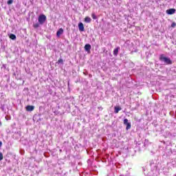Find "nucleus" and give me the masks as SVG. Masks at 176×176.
Here are the masks:
<instances>
[{
	"label": "nucleus",
	"mask_w": 176,
	"mask_h": 176,
	"mask_svg": "<svg viewBox=\"0 0 176 176\" xmlns=\"http://www.w3.org/2000/svg\"><path fill=\"white\" fill-rule=\"evenodd\" d=\"M47 19V18L46 17V15L41 14L38 17V23H33V28H34L35 30L39 28L41 25H43V24L46 23Z\"/></svg>",
	"instance_id": "1"
},
{
	"label": "nucleus",
	"mask_w": 176,
	"mask_h": 176,
	"mask_svg": "<svg viewBox=\"0 0 176 176\" xmlns=\"http://www.w3.org/2000/svg\"><path fill=\"white\" fill-rule=\"evenodd\" d=\"M160 61L164 63V65H173V60L169 57L166 56L164 54L160 55Z\"/></svg>",
	"instance_id": "2"
},
{
	"label": "nucleus",
	"mask_w": 176,
	"mask_h": 176,
	"mask_svg": "<svg viewBox=\"0 0 176 176\" xmlns=\"http://www.w3.org/2000/svg\"><path fill=\"white\" fill-rule=\"evenodd\" d=\"M150 166L151 171H156L157 170V163H156L155 160H151L150 162Z\"/></svg>",
	"instance_id": "3"
},
{
	"label": "nucleus",
	"mask_w": 176,
	"mask_h": 176,
	"mask_svg": "<svg viewBox=\"0 0 176 176\" xmlns=\"http://www.w3.org/2000/svg\"><path fill=\"white\" fill-rule=\"evenodd\" d=\"M124 124L126 126V130H130L131 129V122H129V120L127 118L124 119Z\"/></svg>",
	"instance_id": "4"
},
{
	"label": "nucleus",
	"mask_w": 176,
	"mask_h": 176,
	"mask_svg": "<svg viewBox=\"0 0 176 176\" xmlns=\"http://www.w3.org/2000/svg\"><path fill=\"white\" fill-rule=\"evenodd\" d=\"M84 49L85 50V52H87V53H88V54H90V53H91V45L87 43L85 44Z\"/></svg>",
	"instance_id": "5"
},
{
	"label": "nucleus",
	"mask_w": 176,
	"mask_h": 176,
	"mask_svg": "<svg viewBox=\"0 0 176 176\" xmlns=\"http://www.w3.org/2000/svg\"><path fill=\"white\" fill-rule=\"evenodd\" d=\"M25 109L28 112H32L35 109V106L33 105H28L25 107Z\"/></svg>",
	"instance_id": "6"
},
{
	"label": "nucleus",
	"mask_w": 176,
	"mask_h": 176,
	"mask_svg": "<svg viewBox=\"0 0 176 176\" xmlns=\"http://www.w3.org/2000/svg\"><path fill=\"white\" fill-rule=\"evenodd\" d=\"M175 12H176V10L175 8H170L166 11V14L171 15V14H174V13H175Z\"/></svg>",
	"instance_id": "7"
},
{
	"label": "nucleus",
	"mask_w": 176,
	"mask_h": 176,
	"mask_svg": "<svg viewBox=\"0 0 176 176\" xmlns=\"http://www.w3.org/2000/svg\"><path fill=\"white\" fill-rule=\"evenodd\" d=\"M64 34V29L60 28L57 32H56V36L57 38H60L61 35Z\"/></svg>",
	"instance_id": "8"
},
{
	"label": "nucleus",
	"mask_w": 176,
	"mask_h": 176,
	"mask_svg": "<svg viewBox=\"0 0 176 176\" xmlns=\"http://www.w3.org/2000/svg\"><path fill=\"white\" fill-rule=\"evenodd\" d=\"M78 30L80 32H83V31H85V25H83V23L80 22L78 23Z\"/></svg>",
	"instance_id": "9"
},
{
	"label": "nucleus",
	"mask_w": 176,
	"mask_h": 176,
	"mask_svg": "<svg viewBox=\"0 0 176 176\" xmlns=\"http://www.w3.org/2000/svg\"><path fill=\"white\" fill-rule=\"evenodd\" d=\"M44 111H45V105L40 106L39 107V112H40V113H38L39 118H41V116H42V113H43Z\"/></svg>",
	"instance_id": "10"
},
{
	"label": "nucleus",
	"mask_w": 176,
	"mask_h": 176,
	"mask_svg": "<svg viewBox=\"0 0 176 176\" xmlns=\"http://www.w3.org/2000/svg\"><path fill=\"white\" fill-rule=\"evenodd\" d=\"M119 50H120V47H117L116 48L114 49L113 52V56H116V57L119 54Z\"/></svg>",
	"instance_id": "11"
},
{
	"label": "nucleus",
	"mask_w": 176,
	"mask_h": 176,
	"mask_svg": "<svg viewBox=\"0 0 176 176\" xmlns=\"http://www.w3.org/2000/svg\"><path fill=\"white\" fill-rule=\"evenodd\" d=\"M23 91L25 96H30V89H28V87L24 88Z\"/></svg>",
	"instance_id": "12"
},
{
	"label": "nucleus",
	"mask_w": 176,
	"mask_h": 176,
	"mask_svg": "<svg viewBox=\"0 0 176 176\" xmlns=\"http://www.w3.org/2000/svg\"><path fill=\"white\" fill-rule=\"evenodd\" d=\"M119 111H122V107L119 106L114 107V113H119Z\"/></svg>",
	"instance_id": "13"
},
{
	"label": "nucleus",
	"mask_w": 176,
	"mask_h": 176,
	"mask_svg": "<svg viewBox=\"0 0 176 176\" xmlns=\"http://www.w3.org/2000/svg\"><path fill=\"white\" fill-rule=\"evenodd\" d=\"M8 36H9L10 39H12V41H16V37L14 34L10 33V34H8Z\"/></svg>",
	"instance_id": "14"
},
{
	"label": "nucleus",
	"mask_w": 176,
	"mask_h": 176,
	"mask_svg": "<svg viewBox=\"0 0 176 176\" xmlns=\"http://www.w3.org/2000/svg\"><path fill=\"white\" fill-rule=\"evenodd\" d=\"M0 109H1L3 112H6V105L1 104Z\"/></svg>",
	"instance_id": "15"
},
{
	"label": "nucleus",
	"mask_w": 176,
	"mask_h": 176,
	"mask_svg": "<svg viewBox=\"0 0 176 176\" xmlns=\"http://www.w3.org/2000/svg\"><path fill=\"white\" fill-rule=\"evenodd\" d=\"M85 21L87 23H91V18L89 17V16H86L85 18Z\"/></svg>",
	"instance_id": "16"
},
{
	"label": "nucleus",
	"mask_w": 176,
	"mask_h": 176,
	"mask_svg": "<svg viewBox=\"0 0 176 176\" xmlns=\"http://www.w3.org/2000/svg\"><path fill=\"white\" fill-rule=\"evenodd\" d=\"M6 69V71H9V67H8V65L3 64L2 67H1V69Z\"/></svg>",
	"instance_id": "17"
},
{
	"label": "nucleus",
	"mask_w": 176,
	"mask_h": 176,
	"mask_svg": "<svg viewBox=\"0 0 176 176\" xmlns=\"http://www.w3.org/2000/svg\"><path fill=\"white\" fill-rule=\"evenodd\" d=\"M56 64H61L62 65L64 64V60L63 58H59L58 60L56 62Z\"/></svg>",
	"instance_id": "18"
},
{
	"label": "nucleus",
	"mask_w": 176,
	"mask_h": 176,
	"mask_svg": "<svg viewBox=\"0 0 176 176\" xmlns=\"http://www.w3.org/2000/svg\"><path fill=\"white\" fill-rule=\"evenodd\" d=\"M19 72H14L13 73V76H15V79H19V74H18Z\"/></svg>",
	"instance_id": "19"
},
{
	"label": "nucleus",
	"mask_w": 176,
	"mask_h": 176,
	"mask_svg": "<svg viewBox=\"0 0 176 176\" xmlns=\"http://www.w3.org/2000/svg\"><path fill=\"white\" fill-rule=\"evenodd\" d=\"M91 17L94 20H97V16L96 15V14L92 13L91 14Z\"/></svg>",
	"instance_id": "20"
},
{
	"label": "nucleus",
	"mask_w": 176,
	"mask_h": 176,
	"mask_svg": "<svg viewBox=\"0 0 176 176\" xmlns=\"http://www.w3.org/2000/svg\"><path fill=\"white\" fill-rule=\"evenodd\" d=\"M13 1H14V0H8V1H7V5H12V3H13Z\"/></svg>",
	"instance_id": "21"
},
{
	"label": "nucleus",
	"mask_w": 176,
	"mask_h": 176,
	"mask_svg": "<svg viewBox=\"0 0 176 176\" xmlns=\"http://www.w3.org/2000/svg\"><path fill=\"white\" fill-rule=\"evenodd\" d=\"M3 160V154H2V153L0 152V162Z\"/></svg>",
	"instance_id": "22"
},
{
	"label": "nucleus",
	"mask_w": 176,
	"mask_h": 176,
	"mask_svg": "<svg viewBox=\"0 0 176 176\" xmlns=\"http://www.w3.org/2000/svg\"><path fill=\"white\" fill-rule=\"evenodd\" d=\"M175 26H176L175 22L172 23L170 27H172V28H175Z\"/></svg>",
	"instance_id": "23"
},
{
	"label": "nucleus",
	"mask_w": 176,
	"mask_h": 176,
	"mask_svg": "<svg viewBox=\"0 0 176 176\" xmlns=\"http://www.w3.org/2000/svg\"><path fill=\"white\" fill-rule=\"evenodd\" d=\"M15 134L19 135V137H21V132H15Z\"/></svg>",
	"instance_id": "24"
},
{
	"label": "nucleus",
	"mask_w": 176,
	"mask_h": 176,
	"mask_svg": "<svg viewBox=\"0 0 176 176\" xmlns=\"http://www.w3.org/2000/svg\"><path fill=\"white\" fill-rule=\"evenodd\" d=\"M42 120H43V118H41V117H39L37 120V122H42Z\"/></svg>",
	"instance_id": "25"
},
{
	"label": "nucleus",
	"mask_w": 176,
	"mask_h": 176,
	"mask_svg": "<svg viewBox=\"0 0 176 176\" xmlns=\"http://www.w3.org/2000/svg\"><path fill=\"white\" fill-rule=\"evenodd\" d=\"M98 109H99V111H102V107H98Z\"/></svg>",
	"instance_id": "26"
},
{
	"label": "nucleus",
	"mask_w": 176,
	"mask_h": 176,
	"mask_svg": "<svg viewBox=\"0 0 176 176\" xmlns=\"http://www.w3.org/2000/svg\"><path fill=\"white\" fill-rule=\"evenodd\" d=\"M75 166V163L74 162H71V166L74 167Z\"/></svg>",
	"instance_id": "27"
},
{
	"label": "nucleus",
	"mask_w": 176,
	"mask_h": 176,
	"mask_svg": "<svg viewBox=\"0 0 176 176\" xmlns=\"http://www.w3.org/2000/svg\"><path fill=\"white\" fill-rule=\"evenodd\" d=\"M146 142H148V140H145V142H144V146H146Z\"/></svg>",
	"instance_id": "28"
},
{
	"label": "nucleus",
	"mask_w": 176,
	"mask_h": 176,
	"mask_svg": "<svg viewBox=\"0 0 176 176\" xmlns=\"http://www.w3.org/2000/svg\"><path fill=\"white\" fill-rule=\"evenodd\" d=\"M92 105H97V102H92Z\"/></svg>",
	"instance_id": "29"
},
{
	"label": "nucleus",
	"mask_w": 176,
	"mask_h": 176,
	"mask_svg": "<svg viewBox=\"0 0 176 176\" xmlns=\"http://www.w3.org/2000/svg\"><path fill=\"white\" fill-rule=\"evenodd\" d=\"M2 147V141H0V148Z\"/></svg>",
	"instance_id": "30"
},
{
	"label": "nucleus",
	"mask_w": 176,
	"mask_h": 176,
	"mask_svg": "<svg viewBox=\"0 0 176 176\" xmlns=\"http://www.w3.org/2000/svg\"><path fill=\"white\" fill-rule=\"evenodd\" d=\"M78 166H82V162H78Z\"/></svg>",
	"instance_id": "31"
},
{
	"label": "nucleus",
	"mask_w": 176,
	"mask_h": 176,
	"mask_svg": "<svg viewBox=\"0 0 176 176\" xmlns=\"http://www.w3.org/2000/svg\"><path fill=\"white\" fill-rule=\"evenodd\" d=\"M2 126V122L0 121V126Z\"/></svg>",
	"instance_id": "32"
},
{
	"label": "nucleus",
	"mask_w": 176,
	"mask_h": 176,
	"mask_svg": "<svg viewBox=\"0 0 176 176\" xmlns=\"http://www.w3.org/2000/svg\"><path fill=\"white\" fill-rule=\"evenodd\" d=\"M5 77H6V78H8V75H5Z\"/></svg>",
	"instance_id": "33"
},
{
	"label": "nucleus",
	"mask_w": 176,
	"mask_h": 176,
	"mask_svg": "<svg viewBox=\"0 0 176 176\" xmlns=\"http://www.w3.org/2000/svg\"><path fill=\"white\" fill-rule=\"evenodd\" d=\"M175 135H176V133H175V134L173 135V137H175Z\"/></svg>",
	"instance_id": "34"
},
{
	"label": "nucleus",
	"mask_w": 176,
	"mask_h": 176,
	"mask_svg": "<svg viewBox=\"0 0 176 176\" xmlns=\"http://www.w3.org/2000/svg\"><path fill=\"white\" fill-rule=\"evenodd\" d=\"M68 86H69V82H68Z\"/></svg>",
	"instance_id": "35"
},
{
	"label": "nucleus",
	"mask_w": 176,
	"mask_h": 176,
	"mask_svg": "<svg viewBox=\"0 0 176 176\" xmlns=\"http://www.w3.org/2000/svg\"><path fill=\"white\" fill-rule=\"evenodd\" d=\"M120 176H124V175H120Z\"/></svg>",
	"instance_id": "36"
},
{
	"label": "nucleus",
	"mask_w": 176,
	"mask_h": 176,
	"mask_svg": "<svg viewBox=\"0 0 176 176\" xmlns=\"http://www.w3.org/2000/svg\"><path fill=\"white\" fill-rule=\"evenodd\" d=\"M175 176H176V174L175 175Z\"/></svg>",
	"instance_id": "37"
}]
</instances>
